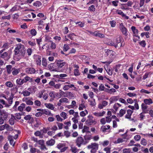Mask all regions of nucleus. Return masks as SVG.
<instances>
[{"label":"nucleus","instance_id":"obj_62","mask_svg":"<svg viewBox=\"0 0 153 153\" xmlns=\"http://www.w3.org/2000/svg\"><path fill=\"white\" fill-rule=\"evenodd\" d=\"M19 101H16L15 102V104L13 107V108L15 110H16L17 106L19 105Z\"/></svg>","mask_w":153,"mask_h":153},{"label":"nucleus","instance_id":"obj_13","mask_svg":"<svg viewBox=\"0 0 153 153\" xmlns=\"http://www.w3.org/2000/svg\"><path fill=\"white\" fill-rule=\"evenodd\" d=\"M148 106L147 105L144 103H142L141 104V108L143 111V113H148V110H147Z\"/></svg>","mask_w":153,"mask_h":153},{"label":"nucleus","instance_id":"obj_36","mask_svg":"<svg viewBox=\"0 0 153 153\" xmlns=\"http://www.w3.org/2000/svg\"><path fill=\"white\" fill-rule=\"evenodd\" d=\"M67 76V75L66 74H61L59 75H54V77L57 78H59V77L61 78H63L66 77Z\"/></svg>","mask_w":153,"mask_h":153},{"label":"nucleus","instance_id":"obj_29","mask_svg":"<svg viewBox=\"0 0 153 153\" xmlns=\"http://www.w3.org/2000/svg\"><path fill=\"white\" fill-rule=\"evenodd\" d=\"M16 83L19 85H22L25 82L23 79H21L20 78L16 80Z\"/></svg>","mask_w":153,"mask_h":153},{"label":"nucleus","instance_id":"obj_18","mask_svg":"<svg viewBox=\"0 0 153 153\" xmlns=\"http://www.w3.org/2000/svg\"><path fill=\"white\" fill-rule=\"evenodd\" d=\"M133 112V111L131 110L130 109L128 110L127 112V114H126L125 117L128 119H130L131 116Z\"/></svg>","mask_w":153,"mask_h":153},{"label":"nucleus","instance_id":"obj_27","mask_svg":"<svg viewBox=\"0 0 153 153\" xmlns=\"http://www.w3.org/2000/svg\"><path fill=\"white\" fill-rule=\"evenodd\" d=\"M55 143V140L52 139H51L50 140L47 141L46 142V144L48 146H52Z\"/></svg>","mask_w":153,"mask_h":153},{"label":"nucleus","instance_id":"obj_32","mask_svg":"<svg viewBox=\"0 0 153 153\" xmlns=\"http://www.w3.org/2000/svg\"><path fill=\"white\" fill-rule=\"evenodd\" d=\"M12 117H13L11 118L9 120V123L10 124V125H13L14 124V119H15V117L14 116H13V115L12 116Z\"/></svg>","mask_w":153,"mask_h":153},{"label":"nucleus","instance_id":"obj_8","mask_svg":"<svg viewBox=\"0 0 153 153\" xmlns=\"http://www.w3.org/2000/svg\"><path fill=\"white\" fill-rule=\"evenodd\" d=\"M69 101L68 99L65 97L61 98L57 103V105L58 106L63 105L64 103H69Z\"/></svg>","mask_w":153,"mask_h":153},{"label":"nucleus","instance_id":"obj_59","mask_svg":"<svg viewBox=\"0 0 153 153\" xmlns=\"http://www.w3.org/2000/svg\"><path fill=\"white\" fill-rule=\"evenodd\" d=\"M139 44L141 46L143 47H145L146 45V42L144 40L140 42H139Z\"/></svg>","mask_w":153,"mask_h":153},{"label":"nucleus","instance_id":"obj_21","mask_svg":"<svg viewBox=\"0 0 153 153\" xmlns=\"http://www.w3.org/2000/svg\"><path fill=\"white\" fill-rule=\"evenodd\" d=\"M144 103L147 105H150L153 103V101L152 99H145L143 100Z\"/></svg>","mask_w":153,"mask_h":153},{"label":"nucleus","instance_id":"obj_56","mask_svg":"<svg viewBox=\"0 0 153 153\" xmlns=\"http://www.w3.org/2000/svg\"><path fill=\"white\" fill-rule=\"evenodd\" d=\"M76 24H78V25L80 27H83L84 26V24L82 22H75Z\"/></svg>","mask_w":153,"mask_h":153},{"label":"nucleus","instance_id":"obj_11","mask_svg":"<svg viewBox=\"0 0 153 153\" xmlns=\"http://www.w3.org/2000/svg\"><path fill=\"white\" fill-rule=\"evenodd\" d=\"M0 57L5 60H8L10 58L7 52H5L2 54H0Z\"/></svg>","mask_w":153,"mask_h":153},{"label":"nucleus","instance_id":"obj_28","mask_svg":"<svg viewBox=\"0 0 153 153\" xmlns=\"http://www.w3.org/2000/svg\"><path fill=\"white\" fill-rule=\"evenodd\" d=\"M126 111L125 110L121 109L119 113L118 114V116L119 117H122L125 113Z\"/></svg>","mask_w":153,"mask_h":153},{"label":"nucleus","instance_id":"obj_15","mask_svg":"<svg viewBox=\"0 0 153 153\" xmlns=\"http://www.w3.org/2000/svg\"><path fill=\"white\" fill-rule=\"evenodd\" d=\"M33 127L35 129L38 127V118H36L35 120L33 121L32 123Z\"/></svg>","mask_w":153,"mask_h":153},{"label":"nucleus","instance_id":"obj_9","mask_svg":"<svg viewBox=\"0 0 153 153\" xmlns=\"http://www.w3.org/2000/svg\"><path fill=\"white\" fill-rule=\"evenodd\" d=\"M39 147H40L41 150H44L45 149H47L45 145L44 141L43 140H39Z\"/></svg>","mask_w":153,"mask_h":153},{"label":"nucleus","instance_id":"obj_20","mask_svg":"<svg viewBox=\"0 0 153 153\" xmlns=\"http://www.w3.org/2000/svg\"><path fill=\"white\" fill-rule=\"evenodd\" d=\"M108 102L106 101H103L101 103L99 104L98 108L100 109H102L104 107L107 105Z\"/></svg>","mask_w":153,"mask_h":153},{"label":"nucleus","instance_id":"obj_55","mask_svg":"<svg viewBox=\"0 0 153 153\" xmlns=\"http://www.w3.org/2000/svg\"><path fill=\"white\" fill-rule=\"evenodd\" d=\"M123 153H130L131 150L130 149H124L123 150Z\"/></svg>","mask_w":153,"mask_h":153},{"label":"nucleus","instance_id":"obj_44","mask_svg":"<svg viewBox=\"0 0 153 153\" xmlns=\"http://www.w3.org/2000/svg\"><path fill=\"white\" fill-rule=\"evenodd\" d=\"M63 51H67L69 48V47L68 45L65 44L64 45Z\"/></svg>","mask_w":153,"mask_h":153},{"label":"nucleus","instance_id":"obj_7","mask_svg":"<svg viewBox=\"0 0 153 153\" xmlns=\"http://www.w3.org/2000/svg\"><path fill=\"white\" fill-rule=\"evenodd\" d=\"M88 117L89 118L87 119L86 122V124L88 125H91L92 124H95L96 123V122L92 119L93 117L91 116H88Z\"/></svg>","mask_w":153,"mask_h":153},{"label":"nucleus","instance_id":"obj_12","mask_svg":"<svg viewBox=\"0 0 153 153\" xmlns=\"http://www.w3.org/2000/svg\"><path fill=\"white\" fill-rule=\"evenodd\" d=\"M131 29L133 33L134 36H135L138 37V39H139L140 38V36L138 35V30L135 27L133 26L131 27Z\"/></svg>","mask_w":153,"mask_h":153},{"label":"nucleus","instance_id":"obj_34","mask_svg":"<svg viewBox=\"0 0 153 153\" xmlns=\"http://www.w3.org/2000/svg\"><path fill=\"white\" fill-rule=\"evenodd\" d=\"M49 95L51 97L50 99V101H52V100H54V98H55V95L54 94V92H51L49 93Z\"/></svg>","mask_w":153,"mask_h":153},{"label":"nucleus","instance_id":"obj_26","mask_svg":"<svg viewBox=\"0 0 153 153\" xmlns=\"http://www.w3.org/2000/svg\"><path fill=\"white\" fill-rule=\"evenodd\" d=\"M6 71L8 74H10L12 71V69L13 68H12V66L10 65H7L6 66Z\"/></svg>","mask_w":153,"mask_h":153},{"label":"nucleus","instance_id":"obj_31","mask_svg":"<svg viewBox=\"0 0 153 153\" xmlns=\"http://www.w3.org/2000/svg\"><path fill=\"white\" fill-rule=\"evenodd\" d=\"M26 106L25 105L22 103L21 104L20 106L18 107V109L20 111H23L24 108Z\"/></svg>","mask_w":153,"mask_h":153},{"label":"nucleus","instance_id":"obj_5","mask_svg":"<svg viewBox=\"0 0 153 153\" xmlns=\"http://www.w3.org/2000/svg\"><path fill=\"white\" fill-rule=\"evenodd\" d=\"M55 63L59 69L61 68L64 67H67L68 65L67 63L63 60H56Z\"/></svg>","mask_w":153,"mask_h":153},{"label":"nucleus","instance_id":"obj_6","mask_svg":"<svg viewBox=\"0 0 153 153\" xmlns=\"http://www.w3.org/2000/svg\"><path fill=\"white\" fill-rule=\"evenodd\" d=\"M119 28L123 35L126 36H127L128 35L127 29L124 26L123 23H121L120 24Z\"/></svg>","mask_w":153,"mask_h":153},{"label":"nucleus","instance_id":"obj_38","mask_svg":"<svg viewBox=\"0 0 153 153\" xmlns=\"http://www.w3.org/2000/svg\"><path fill=\"white\" fill-rule=\"evenodd\" d=\"M107 73L110 75H111L112 74V71L111 69H110L109 68L107 67V69L105 68Z\"/></svg>","mask_w":153,"mask_h":153},{"label":"nucleus","instance_id":"obj_23","mask_svg":"<svg viewBox=\"0 0 153 153\" xmlns=\"http://www.w3.org/2000/svg\"><path fill=\"white\" fill-rule=\"evenodd\" d=\"M0 117H1V118H3L4 120H6L8 117L7 113L5 111L3 112V113L0 114Z\"/></svg>","mask_w":153,"mask_h":153},{"label":"nucleus","instance_id":"obj_49","mask_svg":"<svg viewBox=\"0 0 153 153\" xmlns=\"http://www.w3.org/2000/svg\"><path fill=\"white\" fill-rule=\"evenodd\" d=\"M76 35L74 34V33H72L70 34H69L67 35V36L71 40H73L74 39V36H75Z\"/></svg>","mask_w":153,"mask_h":153},{"label":"nucleus","instance_id":"obj_45","mask_svg":"<svg viewBox=\"0 0 153 153\" xmlns=\"http://www.w3.org/2000/svg\"><path fill=\"white\" fill-rule=\"evenodd\" d=\"M30 34L33 36H35L37 33L35 29H32L30 31Z\"/></svg>","mask_w":153,"mask_h":153},{"label":"nucleus","instance_id":"obj_43","mask_svg":"<svg viewBox=\"0 0 153 153\" xmlns=\"http://www.w3.org/2000/svg\"><path fill=\"white\" fill-rule=\"evenodd\" d=\"M124 141V140L123 139L119 138L117 140L115 141L114 143L116 144L119 143L123 142Z\"/></svg>","mask_w":153,"mask_h":153},{"label":"nucleus","instance_id":"obj_53","mask_svg":"<svg viewBox=\"0 0 153 153\" xmlns=\"http://www.w3.org/2000/svg\"><path fill=\"white\" fill-rule=\"evenodd\" d=\"M56 117V118L57 120L58 121L62 122L63 121V119L59 115H56L55 116Z\"/></svg>","mask_w":153,"mask_h":153},{"label":"nucleus","instance_id":"obj_37","mask_svg":"<svg viewBox=\"0 0 153 153\" xmlns=\"http://www.w3.org/2000/svg\"><path fill=\"white\" fill-rule=\"evenodd\" d=\"M8 138L10 141V145H13V146H14L15 144V143H14V140L12 138L11 136H8Z\"/></svg>","mask_w":153,"mask_h":153},{"label":"nucleus","instance_id":"obj_58","mask_svg":"<svg viewBox=\"0 0 153 153\" xmlns=\"http://www.w3.org/2000/svg\"><path fill=\"white\" fill-rule=\"evenodd\" d=\"M143 113H143V111L139 115V117L140 118V120H143L144 118V117H145V115L143 114Z\"/></svg>","mask_w":153,"mask_h":153},{"label":"nucleus","instance_id":"obj_30","mask_svg":"<svg viewBox=\"0 0 153 153\" xmlns=\"http://www.w3.org/2000/svg\"><path fill=\"white\" fill-rule=\"evenodd\" d=\"M45 105L47 108L52 110H53L54 108L53 105L50 103H45Z\"/></svg>","mask_w":153,"mask_h":153},{"label":"nucleus","instance_id":"obj_24","mask_svg":"<svg viewBox=\"0 0 153 153\" xmlns=\"http://www.w3.org/2000/svg\"><path fill=\"white\" fill-rule=\"evenodd\" d=\"M66 94L67 96L70 99H74L75 97V94L70 91H67Z\"/></svg>","mask_w":153,"mask_h":153},{"label":"nucleus","instance_id":"obj_39","mask_svg":"<svg viewBox=\"0 0 153 153\" xmlns=\"http://www.w3.org/2000/svg\"><path fill=\"white\" fill-rule=\"evenodd\" d=\"M70 150L73 153H76L78 151V150L75 147H71Z\"/></svg>","mask_w":153,"mask_h":153},{"label":"nucleus","instance_id":"obj_22","mask_svg":"<svg viewBox=\"0 0 153 153\" xmlns=\"http://www.w3.org/2000/svg\"><path fill=\"white\" fill-rule=\"evenodd\" d=\"M54 65L53 64H50L48 66L49 69L52 71H58L57 68H54Z\"/></svg>","mask_w":153,"mask_h":153},{"label":"nucleus","instance_id":"obj_42","mask_svg":"<svg viewBox=\"0 0 153 153\" xmlns=\"http://www.w3.org/2000/svg\"><path fill=\"white\" fill-rule=\"evenodd\" d=\"M6 85L7 87L11 88L13 86V84L10 81H7L6 82L5 84Z\"/></svg>","mask_w":153,"mask_h":153},{"label":"nucleus","instance_id":"obj_4","mask_svg":"<svg viewBox=\"0 0 153 153\" xmlns=\"http://www.w3.org/2000/svg\"><path fill=\"white\" fill-rule=\"evenodd\" d=\"M123 39L122 37L120 35L117 36L115 39V42L116 45H117L118 47H121L124 46V44H123Z\"/></svg>","mask_w":153,"mask_h":153},{"label":"nucleus","instance_id":"obj_41","mask_svg":"<svg viewBox=\"0 0 153 153\" xmlns=\"http://www.w3.org/2000/svg\"><path fill=\"white\" fill-rule=\"evenodd\" d=\"M24 96H29L30 94V92L27 91H23L22 93Z\"/></svg>","mask_w":153,"mask_h":153},{"label":"nucleus","instance_id":"obj_16","mask_svg":"<svg viewBox=\"0 0 153 153\" xmlns=\"http://www.w3.org/2000/svg\"><path fill=\"white\" fill-rule=\"evenodd\" d=\"M26 72L28 74L34 73L36 71L34 68H28L25 69Z\"/></svg>","mask_w":153,"mask_h":153},{"label":"nucleus","instance_id":"obj_14","mask_svg":"<svg viewBox=\"0 0 153 153\" xmlns=\"http://www.w3.org/2000/svg\"><path fill=\"white\" fill-rule=\"evenodd\" d=\"M110 128V126L109 125H105L102 126L101 128V130L103 132L105 133Z\"/></svg>","mask_w":153,"mask_h":153},{"label":"nucleus","instance_id":"obj_2","mask_svg":"<svg viewBox=\"0 0 153 153\" xmlns=\"http://www.w3.org/2000/svg\"><path fill=\"white\" fill-rule=\"evenodd\" d=\"M76 145L80 147L82 145H85L88 143V141H84V139L81 137H79L75 140Z\"/></svg>","mask_w":153,"mask_h":153},{"label":"nucleus","instance_id":"obj_35","mask_svg":"<svg viewBox=\"0 0 153 153\" xmlns=\"http://www.w3.org/2000/svg\"><path fill=\"white\" fill-rule=\"evenodd\" d=\"M23 80H24L25 82H26L28 81L30 82L32 81V79L28 76H26L25 77L24 79H23Z\"/></svg>","mask_w":153,"mask_h":153},{"label":"nucleus","instance_id":"obj_3","mask_svg":"<svg viewBox=\"0 0 153 153\" xmlns=\"http://www.w3.org/2000/svg\"><path fill=\"white\" fill-rule=\"evenodd\" d=\"M88 149H91V152L92 153H95L98 149V144L96 143H91L88 146Z\"/></svg>","mask_w":153,"mask_h":153},{"label":"nucleus","instance_id":"obj_60","mask_svg":"<svg viewBox=\"0 0 153 153\" xmlns=\"http://www.w3.org/2000/svg\"><path fill=\"white\" fill-rule=\"evenodd\" d=\"M83 108H85V106L84 104H81L79 106V110H83Z\"/></svg>","mask_w":153,"mask_h":153},{"label":"nucleus","instance_id":"obj_10","mask_svg":"<svg viewBox=\"0 0 153 153\" xmlns=\"http://www.w3.org/2000/svg\"><path fill=\"white\" fill-rule=\"evenodd\" d=\"M39 111H42L43 114L48 116H53V114L51 113V111L48 110L39 109Z\"/></svg>","mask_w":153,"mask_h":153},{"label":"nucleus","instance_id":"obj_47","mask_svg":"<svg viewBox=\"0 0 153 153\" xmlns=\"http://www.w3.org/2000/svg\"><path fill=\"white\" fill-rule=\"evenodd\" d=\"M42 65L43 66L45 67L47 65L46 60L45 58H43L42 60Z\"/></svg>","mask_w":153,"mask_h":153},{"label":"nucleus","instance_id":"obj_54","mask_svg":"<svg viewBox=\"0 0 153 153\" xmlns=\"http://www.w3.org/2000/svg\"><path fill=\"white\" fill-rule=\"evenodd\" d=\"M56 124L58 127L59 129H62L63 126V125L62 123H59V122H56Z\"/></svg>","mask_w":153,"mask_h":153},{"label":"nucleus","instance_id":"obj_19","mask_svg":"<svg viewBox=\"0 0 153 153\" xmlns=\"http://www.w3.org/2000/svg\"><path fill=\"white\" fill-rule=\"evenodd\" d=\"M12 74L14 76L17 75L20 71L19 69H16L15 68H13L12 69Z\"/></svg>","mask_w":153,"mask_h":153},{"label":"nucleus","instance_id":"obj_64","mask_svg":"<svg viewBox=\"0 0 153 153\" xmlns=\"http://www.w3.org/2000/svg\"><path fill=\"white\" fill-rule=\"evenodd\" d=\"M111 120V118L110 116L106 117L105 118L106 122L107 123H110Z\"/></svg>","mask_w":153,"mask_h":153},{"label":"nucleus","instance_id":"obj_40","mask_svg":"<svg viewBox=\"0 0 153 153\" xmlns=\"http://www.w3.org/2000/svg\"><path fill=\"white\" fill-rule=\"evenodd\" d=\"M89 129V127L86 126H84L83 127V129L82 130V132L83 133L85 132H89V131H88Z\"/></svg>","mask_w":153,"mask_h":153},{"label":"nucleus","instance_id":"obj_63","mask_svg":"<svg viewBox=\"0 0 153 153\" xmlns=\"http://www.w3.org/2000/svg\"><path fill=\"white\" fill-rule=\"evenodd\" d=\"M109 142L108 140L104 141L102 143V145L103 146H105L108 145Z\"/></svg>","mask_w":153,"mask_h":153},{"label":"nucleus","instance_id":"obj_57","mask_svg":"<svg viewBox=\"0 0 153 153\" xmlns=\"http://www.w3.org/2000/svg\"><path fill=\"white\" fill-rule=\"evenodd\" d=\"M70 133L68 131H64V135L67 138L68 137L70 136Z\"/></svg>","mask_w":153,"mask_h":153},{"label":"nucleus","instance_id":"obj_48","mask_svg":"<svg viewBox=\"0 0 153 153\" xmlns=\"http://www.w3.org/2000/svg\"><path fill=\"white\" fill-rule=\"evenodd\" d=\"M50 42H51V45L50 46L51 48L53 49H55V48H56V44L52 42L51 41Z\"/></svg>","mask_w":153,"mask_h":153},{"label":"nucleus","instance_id":"obj_1","mask_svg":"<svg viewBox=\"0 0 153 153\" xmlns=\"http://www.w3.org/2000/svg\"><path fill=\"white\" fill-rule=\"evenodd\" d=\"M14 51L15 53L14 59L18 61L25 55V49L23 45L19 44L16 45Z\"/></svg>","mask_w":153,"mask_h":153},{"label":"nucleus","instance_id":"obj_46","mask_svg":"<svg viewBox=\"0 0 153 153\" xmlns=\"http://www.w3.org/2000/svg\"><path fill=\"white\" fill-rule=\"evenodd\" d=\"M60 116L64 118V119H65L67 118V114L65 112H62L60 114Z\"/></svg>","mask_w":153,"mask_h":153},{"label":"nucleus","instance_id":"obj_52","mask_svg":"<svg viewBox=\"0 0 153 153\" xmlns=\"http://www.w3.org/2000/svg\"><path fill=\"white\" fill-rule=\"evenodd\" d=\"M88 10L91 11H94L95 10L94 6V5H91L89 7Z\"/></svg>","mask_w":153,"mask_h":153},{"label":"nucleus","instance_id":"obj_25","mask_svg":"<svg viewBox=\"0 0 153 153\" xmlns=\"http://www.w3.org/2000/svg\"><path fill=\"white\" fill-rule=\"evenodd\" d=\"M47 130L44 128L43 129L41 130L40 131H39V137H42V135L44 133H45L47 132Z\"/></svg>","mask_w":153,"mask_h":153},{"label":"nucleus","instance_id":"obj_50","mask_svg":"<svg viewBox=\"0 0 153 153\" xmlns=\"http://www.w3.org/2000/svg\"><path fill=\"white\" fill-rule=\"evenodd\" d=\"M5 128L7 130L11 131L12 130V128L7 124H5Z\"/></svg>","mask_w":153,"mask_h":153},{"label":"nucleus","instance_id":"obj_33","mask_svg":"<svg viewBox=\"0 0 153 153\" xmlns=\"http://www.w3.org/2000/svg\"><path fill=\"white\" fill-rule=\"evenodd\" d=\"M93 138L91 135H85L84 136V141L89 142V141Z\"/></svg>","mask_w":153,"mask_h":153},{"label":"nucleus","instance_id":"obj_61","mask_svg":"<svg viewBox=\"0 0 153 153\" xmlns=\"http://www.w3.org/2000/svg\"><path fill=\"white\" fill-rule=\"evenodd\" d=\"M39 17L42 18L41 19L42 20H45L46 19V17H44V14L42 13H39Z\"/></svg>","mask_w":153,"mask_h":153},{"label":"nucleus","instance_id":"obj_51","mask_svg":"<svg viewBox=\"0 0 153 153\" xmlns=\"http://www.w3.org/2000/svg\"><path fill=\"white\" fill-rule=\"evenodd\" d=\"M74 74L76 76H79L80 75V73L78 69H75L74 70Z\"/></svg>","mask_w":153,"mask_h":153},{"label":"nucleus","instance_id":"obj_17","mask_svg":"<svg viewBox=\"0 0 153 153\" xmlns=\"http://www.w3.org/2000/svg\"><path fill=\"white\" fill-rule=\"evenodd\" d=\"M66 84H68V85H64L63 88V89L65 91L68 90L70 88H72L74 87V85L73 84H71L68 83V82H66Z\"/></svg>","mask_w":153,"mask_h":153}]
</instances>
